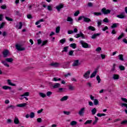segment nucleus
I'll return each instance as SVG.
<instances>
[{
  "label": "nucleus",
  "instance_id": "nucleus-31",
  "mask_svg": "<svg viewBox=\"0 0 127 127\" xmlns=\"http://www.w3.org/2000/svg\"><path fill=\"white\" fill-rule=\"evenodd\" d=\"M93 103H94V105L95 106H98V105H99V100L97 99H95L94 100H93Z\"/></svg>",
  "mask_w": 127,
  "mask_h": 127
},
{
  "label": "nucleus",
  "instance_id": "nucleus-36",
  "mask_svg": "<svg viewBox=\"0 0 127 127\" xmlns=\"http://www.w3.org/2000/svg\"><path fill=\"white\" fill-rule=\"evenodd\" d=\"M97 117H99V118H101V117H105L106 116V114L105 113H98L97 114Z\"/></svg>",
  "mask_w": 127,
  "mask_h": 127
},
{
  "label": "nucleus",
  "instance_id": "nucleus-48",
  "mask_svg": "<svg viewBox=\"0 0 127 127\" xmlns=\"http://www.w3.org/2000/svg\"><path fill=\"white\" fill-rule=\"evenodd\" d=\"M66 41V39L64 38L61 40H60V43H62V44H64L65 43V42Z\"/></svg>",
  "mask_w": 127,
  "mask_h": 127
},
{
  "label": "nucleus",
  "instance_id": "nucleus-28",
  "mask_svg": "<svg viewBox=\"0 0 127 127\" xmlns=\"http://www.w3.org/2000/svg\"><path fill=\"white\" fill-rule=\"evenodd\" d=\"M70 47L73 48V49H75L77 48V45L75 43L71 44L69 45Z\"/></svg>",
  "mask_w": 127,
  "mask_h": 127
},
{
  "label": "nucleus",
  "instance_id": "nucleus-53",
  "mask_svg": "<svg viewBox=\"0 0 127 127\" xmlns=\"http://www.w3.org/2000/svg\"><path fill=\"white\" fill-rule=\"evenodd\" d=\"M47 9H48L50 11H51V10H52V6L48 5L47 6Z\"/></svg>",
  "mask_w": 127,
  "mask_h": 127
},
{
  "label": "nucleus",
  "instance_id": "nucleus-15",
  "mask_svg": "<svg viewBox=\"0 0 127 127\" xmlns=\"http://www.w3.org/2000/svg\"><path fill=\"white\" fill-rule=\"evenodd\" d=\"M77 124H78V123L76 121H72L69 123V125L71 127H76V126H77Z\"/></svg>",
  "mask_w": 127,
  "mask_h": 127
},
{
  "label": "nucleus",
  "instance_id": "nucleus-59",
  "mask_svg": "<svg viewBox=\"0 0 127 127\" xmlns=\"http://www.w3.org/2000/svg\"><path fill=\"white\" fill-rule=\"evenodd\" d=\"M47 42H48V41H45L43 42L42 46H44V45H45L47 43Z\"/></svg>",
  "mask_w": 127,
  "mask_h": 127
},
{
  "label": "nucleus",
  "instance_id": "nucleus-35",
  "mask_svg": "<svg viewBox=\"0 0 127 127\" xmlns=\"http://www.w3.org/2000/svg\"><path fill=\"white\" fill-rule=\"evenodd\" d=\"M52 66H54V67H58L59 66V64L57 63H53L51 64Z\"/></svg>",
  "mask_w": 127,
  "mask_h": 127
},
{
  "label": "nucleus",
  "instance_id": "nucleus-52",
  "mask_svg": "<svg viewBox=\"0 0 127 127\" xmlns=\"http://www.w3.org/2000/svg\"><path fill=\"white\" fill-rule=\"evenodd\" d=\"M93 14H94V15H96L97 16H99V15H102V13H101V12H94V13H93Z\"/></svg>",
  "mask_w": 127,
  "mask_h": 127
},
{
  "label": "nucleus",
  "instance_id": "nucleus-32",
  "mask_svg": "<svg viewBox=\"0 0 127 127\" xmlns=\"http://www.w3.org/2000/svg\"><path fill=\"white\" fill-rule=\"evenodd\" d=\"M2 88L3 90H11V87L8 86H6V85L2 86Z\"/></svg>",
  "mask_w": 127,
  "mask_h": 127
},
{
  "label": "nucleus",
  "instance_id": "nucleus-60",
  "mask_svg": "<svg viewBox=\"0 0 127 127\" xmlns=\"http://www.w3.org/2000/svg\"><path fill=\"white\" fill-rule=\"evenodd\" d=\"M126 124H127V120L124 121L121 123V125H126Z\"/></svg>",
  "mask_w": 127,
  "mask_h": 127
},
{
  "label": "nucleus",
  "instance_id": "nucleus-58",
  "mask_svg": "<svg viewBox=\"0 0 127 127\" xmlns=\"http://www.w3.org/2000/svg\"><path fill=\"white\" fill-rule=\"evenodd\" d=\"M88 6H89V7H92V6H93V3L89 2H88V4H87Z\"/></svg>",
  "mask_w": 127,
  "mask_h": 127
},
{
  "label": "nucleus",
  "instance_id": "nucleus-51",
  "mask_svg": "<svg viewBox=\"0 0 127 127\" xmlns=\"http://www.w3.org/2000/svg\"><path fill=\"white\" fill-rule=\"evenodd\" d=\"M118 26V23H114L112 26H111V28H116Z\"/></svg>",
  "mask_w": 127,
  "mask_h": 127
},
{
  "label": "nucleus",
  "instance_id": "nucleus-39",
  "mask_svg": "<svg viewBox=\"0 0 127 127\" xmlns=\"http://www.w3.org/2000/svg\"><path fill=\"white\" fill-rule=\"evenodd\" d=\"M68 48H69V47H64L62 52H68Z\"/></svg>",
  "mask_w": 127,
  "mask_h": 127
},
{
  "label": "nucleus",
  "instance_id": "nucleus-50",
  "mask_svg": "<svg viewBox=\"0 0 127 127\" xmlns=\"http://www.w3.org/2000/svg\"><path fill=\"white\" fill-rule=\"evenodd\" d=\"M125 36V34L124 33H122L120 36L118 38V39L120 40V39H122L123 37Z\"/></svg>",
  "mask_w": 127,
  "mask_h": 127
},
{
  "label": "nucleus",
  "instance_id": "nucleus-9",
  "mask_svg": "<svg viewBox=\"0 0 127 127\" xmlns=\"http://www.w3.org/2000/svg\"><path fill=\"white\" fill-rule=\"evenodd\" d=\"M91 71L90 70L87 71L84 74H83V78L85 79H89L90 78V73Z\"/></svg>",
  "mask_w": 127,
  "mask_h": 127
},
{
  "label": "nucleus",
  "instance_id": "nucleus-47",
  "mask_svg": "<svg viewBox=\"0 0 127 127\" xmlns=\"http://www.w3.org/2000/svg\"><path fill=\"white\" fill-rule=\"evenodd\" d=\"M93 122L92 120H87L86 122L84 123V125H90V124L92 123Z\"/></svg>",
  "mask_w": 127,
  "mask_h": 127
},
{
  "label": "nucleus",
  "instance_id": "nucleus-38",
  "mask_svg": "<svg viewBox=\"0 0 127 127\" xmlns=\"http://www.w3.org/2000/svg\"><path fill=\"white\" fill-rule=\"evenodd\" d=\"M95 120L93 122V125H96L97 123H98V121H99V118L97 117H95Z\"/></svg>",
  "mask_w": 127,
  "mask_h": 127
},
{
  "label": "nucleus",
  "instance_id": "nucleus-56",
  "mask_svg": "<svg viewBox=\"0 0 127 127\" xmlns=\"http://www.w3.org/2000/svg\"><path fill=\"white\" fill-rule=\"evenodd\" d=\"M121 100L123 102H124V103H127V98H121Z\"/></svg>",
  "mask_w": 127,
  "mask_h": 127
},
{
  "label": "nucleus",
  "instance_id": "nucleus-45",
  "mask_svg": "<svg viewBox=\"0 0 127 127\" xmlns=\"http://www.w3.org/2000/svg\"><path fill=\"white\" fill-rule=\"evenodd\" d=\"M96 79L98 81V84H100V83H101V78L100 77V76L97 75L96 76Z\"/></svg>",
  "mask_w": 127,
  "mask_h": 127
},
{
  "label": "nucleus",
  "instance_id": "nucleus-37",
  "mask_svg": "<svg viewBox=\"0 0 127 127\" xmlns=\"http://www.w3.org/2000/svg\"><path fill=\"white\" fill-rule=\"evenodd\" d=\"M119 60L121 61H124V56L123 55H119L118 56Z\"/></svg>",
  "mask_w": 127,
  "mask_h": 127
},
{
  "label": "nucleus",
  "instance_id": "nucleus-41",
  "mask_svg": "<svg viewBox=\"0 0 127 127\" xmlns=\"http://www.w3.org/2000/svg\"><path fill=\"white\" fill-rule=\"evenodd\" d=\"M34 117H35V114L33 112H31L30 114V118H31V119H33Z\"/></svg>",
  "mask_w": 127,
  "mask_h": 127
},
{
  "label": "nucleus",
  "instance_id": "nucleus-33",
  "mask_svg": "<svg viewBox=\"0 0 127 127\" xmlns=\"http://www.w3.org/2000/svg\"><path fill=\"white\" fill-rule=\"evenodd\" d=\"M65 89L64 88H59L58 89V92L59 93H63V92H65Z\"/></svg>",
  "mask_w": 127,
  "mask_h": 127
},
{
  "label": "nucleus",
  "instance_id": "nucleus-64",
  "mask_svg": "<svg viewBox=\"0 0 127 127\" xmlns=\"http://www.w3.org/2000/svg\"><path fill=\"white\" fill-rule=\"evenodd\" d=\"M88 104L89 106H91V107H93V106H94V103H93V102L91 101L89 102Z\"/></svg>",
  "mask_w": 127,
  "mask_h": 127
},
{
  "label": "nucleus",
  "instance_id": "nucleus-57",
  "mask_svg": "<svg viewBox=\"0 0 127 127\" xmlns=\"http://www.w3.org/2000/svg\"><path fill=\"white\" fill-rule=\"evenodd\" d=\"M119 68L120 69V70H121L122 71H123L125 69V66H124L123 65H120L119 66Z\"/></svg>",
  "mask_w": 127,
  "mask_h": 127
},
{
  "label": "nucleus",
  "instance_id": "nucleus-25",
  "mask_svg": "<svg viewBox=\"0 0 127 127\" xmlns=\"http://www.w3.org/2000/svg\"><path fill=\"white\" fill-rule=\"evenodd\" d=\"M52 81H53V82H58V81H61V78L59 77H54L52 79Z\"/></svg>",
  "mask_w": 127,
  "mask_h": 127
},
{
  "label": "nucleus",
  "instance_id": "nucleus-55",
  "mask_svg": "<svg viewBox=\"0 0 127 127\" xmlns=\"http://www.w3.org/2000/svg\"><path fill=\"white\" fill-rule=\"evenodd\" d=\"M5 18L7 20H8V21H13V19H12V18H10L8 17H5Z\"/></svg>",
  "mask_w": 127,
  "mask_h": 127
},
{
  "label": "nucleus",
  "instance_id": "nucleus-30",
  "mask_svg": "<svg viewBox=\"0 0 127 127\" xmlns=\"http://www.w3.org/2000/svg\"><path fill=\"white\" fill-rule=\"evenodd\" d=\"M39 95L41 98H46V95L42 92H39Z\"/></svg>",
  "mask_w": 127,
  "mask_h": 127
},
{
  "label": "nucleus",
  "instance_id": "nucleus-6",
  "mask_svg": "<svg viewBox=\"0 0 127 127\" xmlns=\"http://www.w3.org/2000/svg\"><path fill=\"white\" fill-rule=\"evenodd\" d=\"M30 95V93L29 92H26L25 93H24L23 94H21L20 95V97H19V100H23V98H24V97H29Z\"/></svg>",
  "mask_w": 127,
  "mask_h": 127
},
{
  "label": "nucleus",
  "instance_id": "nucleus-61",
  "mask_svg": "<svg viewBox=\"0 0 127 127\" xmlns=\"http://www.w3.org/2000/svg\"><path fill=\"white\" fill-rule=\"evenodd\" d=\"M4 26V22H2L0 25V29L1 28H2Z\"/></svg>",
  "mask_w": 127,
  "mask_h": 127
},
{
  "label": "nucleus",
  "instance_id": "nucleus-42",
  "mask_svg": "<svg viewBox=\"0 0 127 127\" xmlns=\"http://www.w3.org/2000/svg\"><path fill=\"white\" fill-rule=\"evenodd\" d=\"M6 123L7 124H12V123H13V121L10 119H7Z\"/></svg>",
  "mask_w": 127,
  "mask_h": 127
},
{
  "label": "nucleus",
  "instance_id": "nucleus-17",
  "mask_svg": "<svg viewBox=\"0 0 127 127\" xmlns=\"http://www.w3.org/2000/svg\"><path fill=\"white\" fill-rule=\"evenodd\" d=\"M7 82L8 85H9V86H13V87H15V86H16L15 84L12 83V82H11V80H10V79L7 80Z\"/></svg>",
  "mask_w": 127,
  "mask_h": 127
},
{
  "label": "nucleus",
  "instance_id": "nucleus-11",
  "mask_svg": "<svg viewBox=\"0 0 127 127\" xmlns=\"http://www.w3.org/2000/svg\"><path fill=\"white\" fill-rule=\"evenodd\" d=\"M80 65V62L78 60L74 61L73 63L72 64L73 67H77Z\"/></svg>",
  "mask_w": 127,
  "mask_h": 127
},
{
  "label": "nucleus",
  "instance_id": "nucleus-5",
  "mask_svg": "<svg viewBox=\"0 0 127 127\" xmlns=\"http://www.w3.org/2000/svg\"><path fill=\"white\" fill-rule=\"evenodd\" d=\"M86 111V107H82L78 111V115L80 117H83L85 115V112Z\"/></svg>",
  "mask_w": 127,
  "mask_h": 127
},
{
  "label": "nucleus",
  "instance_id": "nucleus-24",
  "mask_svg": "<svg viewBox=\"0 0 127 127\" xmlns=\"http://www.w3.org/2000/svg\"><path fill=\"white\" fill-rule=\"evenodd\" d=\"M14 123L15 125H18V124H19V120L17 117H15L14 119Z\"/></svg>",
  "mask_w": 127,
  "mask_h": 127
},
{
  "label": "nucleus",
  "instance_id": "nucleus-27",
  "mask_svg": "<svg viewBox=\"0 0 127 127\" xmlns=\"http://www.w3.org/2000/svg\"><path fill=\"white\" fill-rule=\"evenodd\" d=\"M68 89L70 91H74L75 90V86L70 84L68 85Z\"/></svg>",
  "mask_w": 127,
  "mask_h": 127
},
{
  "label": "nucleus",
  "instance_id": "nucleus-18",
  "mask_svg": "<svg viewBox=\"0 0 127 127\" xmlns=\"http://www.w3.org/2000/svg\"><path fill=\"white\" fill-rule=\"evenodd\" d=\"M26 105H27V104L26 103H21L19 104H17L16 105V107H18V108H24V107H25Z\"/></svg>",
  "mask_w": 127,
  "mask_h": 127
},
{
  "label": "nucleus",
  "instance_id": "nucleus-12",
  "mask_svg": "<svg viewBox=\"0 0 127 127\" xmlns=\"http://www.w3.org/2000/svg\"><path fill=\"white\" fill-rule=\"evenodd\" d=\"M16 28L17 29H21L22 28V22H20L17 23L16 25Z\"/></svg>",
  "mask_w": 127,
  "mask_h": 127
},
{
  "label": "nucleus",
  "instance_id": "nucleus-16",
  "mask_svg": "<svg viewBox=\"0 0 127 127\" xmlns=\"http://www.w3.org/2000/svg\"><path fill=\"white\" fill-rule=\"evenodd\" d=\"M64 6L63 5V4H60L59 5H57L56 7V8L57 9L58 11H60L61 10V8H63Z\"/></svg>",
  "mask_w": 127,
  "mask_h": 127
},
{
  "label": "nucleus",
  "instance_id": "nucleus-13",
  "mask_svg": "<svg viewBox=\"0 0 127 127\" xmlns=\"http://www.w3.org/2000/svg\"><path fill=\"white\" fill-rule=\"evenodd\" d=\"M60 87H61V84L59 83H55L53 85V88H54V89H58V88H60Z\"/></svg>",
  "mask_w": 127,
  "mask_h": 127
},
{
  "label": "nucleus",
  "instance_id": "nucleus-4",
  "mask_svg": "<svg viewBox=\"0 0 127 127\" xmlns=\"http://www.w3.org/2000/svg\"><path fill=\"white\" fill-rule=\"evenodd\" d=\"M15 47L18 51H24V50H25V48L23 47L22 45L20 44H17L15 45Z\"/></svg>",
  "mask_w": 127,
  "mask_h": 127
},
{
  "label": "nucleus",
  "instance_id": "nucleus-7",
  "mask_svg": "<svg viewBox=\"0 0 127 127\" xmlns=\"http://www.w3.org/2000/svg\"><path fill=\"white\" fill-rule=\"evenodd\" d=\"M74 37H75V38H79V37H81L82 39H85V38H86L85 37V35L82 32H80L79 34H76L74 36Z\"/></svg>",
  "mask_w": 127,
  "mask_h": 127
},
{
  "label": "nucleus",
  "instance_id": "nucleus-63",
  "mask_svg": "<svg viewBox=\"0 0 127 127\" xmlns=\"http://www.w3.org/2000/svg\"><path fill=\"white\" fill-rule=\"evenodd\" d=\"M67 33H68V34H72L74 33V32L72 30H69L67 31Z\"/></svg>",
  "mask_w": 127,
  "mask_h": 127
},
{
  "label": "nucleus",
  "instance_id": "nucleus-54",
  "mask_svg": "<svg viewBox=\"0 0 127 127\" xmlns=\"http://www.w3.org/2000/svg\"><path fill=\"white\" fill-rule=\"evenodd\" d=\"M73 54H74V51H70L68 53L69 56H73Z\"/></svg>",
  "mask_w": 127,
  "mask_h": 127
},
{
  "label": "nucleus",
  "instance_id": "nucleus-8",
  "mask_svg": "<svg viewBox=\"0 0 127 127\" xmlns=\"http://www.w3.org/2000/svg\"><path fill=\"white\" fill-rule=\"evenodd\" d=\"M101 11L104 14H108V13H111V10L107 9L106 8H102Z\"/></svg>",
  "mask_w": 127,
  "mask_h": 127
},
{
  "label": "nucleus",
  "instance_id": "nucleus-20",
  "mask_svg": "<svg viewBox=\"0 0 127 127\" xmlns=\"http://www.w3.org/2000/svg\"><path fill=\"white\" fill-rule=\"evenodd\" d=\"M100 35H101V34L100 33L94 34L92 35L91 38L92 39H95V38H97V37H98V36H100Z\"/></svg>",
  "mask_w": 127,
  "mask_h": 127
},
{
  "label": "nucleus",
  "instance_id": "nucleus-22",
  "mask_svg": "<svg viewBox=\"0 0 127 127\" xmlns=\"http://www.w3.org/2000/svg\"><path fill=\"white\" fill-rule=\"evenodd\" d=\"M119 78L120 75L118 74H115L113 75V79H114V80H119Z\"/></svg>",
  "mask_w": 127,
  "mask_h": 127
},
{
  "label": "nucleus",
  "instance_id": "nucleus-29",
  "mask_svg": "<svg viewBox=\"0 0 127 127\" xmlns=\"http://www.w3.org/2000/svg\"><path fill=\"white\" fill-rule=\"evenodd\" d=\"M95 51L97 52L98 54L101 53V51H102V48L98 47V48H96Z\"/></svg>",
  "mask_w": 127,
  "mask_h": 127
},
{
  "label": "nucleus",
  "instance_id": "nucleus-10",
  "mask_svg": "<svg viewBox=\"0 0 127 127\" xmlns=\"http://www.w3.org/2000/svg\"><path fill=\"white\" fill-rule=\"evenodd\" d=\"M9 56V51L7 50H5L3 51V56L4 58Z\"/></svg>",
  "mask_w": 127,
  "mask_h": 127
},
{
  "label": "nucleus",
  "instance_id": "nucleus-14",
  "mask_svg": "<svg viewBox=\"0 0 127 127\" xmlns=\"http://www.w3.org/2000/svg\"><path fill=\"white\" fill-rule=\"evenodd\" d=\"M69 99V96L66 95L63 97L62 98L60 99L61 102H65V101H67Z\"/></svg>",
  "mask_w": 127,
  "mask_h": 127
},
{
  "label": "nucleus",
  "instance_id": "nucleus-46",
  "mask_svg": "<svg viewBox=\"0 0 127 127\" xmlns=\"http://www.w3.org/2000/svg\"><path fill=\"white\" fill-rule=\"evenodd\" d=\"M59 32H60V26H58L56 28V33H59Z\"/></svg>",
  "mask_w": 127,
  "mask_h": 127
},
{
  "label": "nucleus",
  "instance_id": "nucleus-40",
  "mask_svg": "<svg viewBox=\"0 0 127 127\" xmlns=\"http://www.w3.org/2000/svg\"><path fill=\"white\" fill-rule=\"evenodd\" d=\"M98 26H100L101 24H102V22H103V20H98L97 21Z\"/></svg>",
  "mask_w": 127,
  "mask_h": 127
},
{
  "label": "nucleus",
  "instance_id": "nucleus-23",
  "mask_svg": "<svg viewBox=\"0 0 127 127\" xmlns=\"http://www.w3.org/2000/svg\"><path fill=\"white\" fill-rule=\"evenodd\" d=\"M98 72V70L96 69L90 75V78H94L96 76L97 73Z\"/></svg>",
  "mask_w": 127,
  "mask_h": 127
},
{
  "label": "nucleus",
  "instance_id": "nucleus-26",
  "mask_svg": "<svg viewBox=\"0 0 127 127\" xmlns=\"http://www.w3.org/2000/svg\"><path fill=\"white\" fill-rule=\"evenodd\" d=\"M86 29H88L89 30H91L92 31H95V30H96V29L95 28V27L92 26H89L86 28Z\"/></svg>",
  "mask_w": 127,
  "mask_h": 127
},
{
  "label": "nucleus",
  "instance_id": "nucleus-19",
  "mask_svg": "<svg viewBox=\"0 0 127 127\" xmlns=\"http://www.w3.org/2000/svg\"><path fill=\"white\" fill-rule=\"evenodd\" d=\"M118 18H125L126 17V14L125 13H122L120 15L117 16Z\"/></svg>",
  "mask_w": 127,
  "mask_h": 127
},
{
  "label": "nucleus",
  "instance_id": "nucleus-34",
  "mask_svg": "<svg viewBox=\"0 0 127 127\" xmlns=\"http://www.w3.org/2000/svg\"><path fill=\"white\" fill-rule=\"evenodd\" d=\"M91 113L92 115H96V113H97V109L96 108H93V109L91 110Z\"/></svg>",
  "mask_w": 127,
  "mask_h": 127
},
{
  "label": "nucleus",
  "instance_id": "nucleus-44",
  "mask_svg": "<svg viewBox=\"0 0 127 127\" xmlns=\"http://www.w3.org/2000/svg\"><path fill=\"white\" fill-rule=\"evenodd\" d=\"M79 14H80V11L77 10L76 11H75L74 12V16H78V15H79Z\"/></svg>",
  "mask_w": 127,
  "mask_h": 127
},
{
  "label": "nucleus",
  "instance_id": "nucleus-49",
  "mask_svg": "<svg viewBox=\"0 0 127 127\" xmlns=\"http://www.w3.org/2000/svg\"><path fill=\"white\" fill-rule=\"evenodd\" d=\"M46 95V96H47V97H50V96H51V95H52V92L48 91Z\"/></svg>",
  "mask_w": 127,
  "mask_h": 127
},
{
  "label": "nucleus",
  "instance_id": "nucleus-1",
  "mask_svg": "<svg viewBox=\"0 0 127 127\" xmlns=\"http://www.w3.org/2000/svg\"><path fill=\"white\" fill-rule=\"evenodd\" d=\"M13 61V59L12 58H6L5 59V61H2L1 63L3 64L4 66H5L6 67H9V65L7 63H11Z\"/></svg>",
  "mask_w": 127,
  "mask_h": 127
},
{
  "label": "nucleus",
  "instance_id": "nucleus-2",
  "mask_svg": "<svg viewBox=\"0 0 127 127\" xmlns=\"http://www.w3.org/2000/svg\"><path fill=\"white\" fill-rule=\"evenodd\" d=\"M79 43L81 45L83 48H91L90 45H89L84 41H80Z\"/></svg>",
  "mask_w": 127,
  "mask_h": 127
},
{
  "label": "nucleus",
  "instance_id": "nucleus-43",
  "mask_svg": "<svg viewBox=\"0 0 127 127\" xmlns=\"http://www.w3.org/2000/svg\"><path fill=\"white\" fill-rule=\"evenodd\" d=\"M64 115H66V116H69L71 115V112L70 111H64Z\"/></svg>",
  "mask_w": 127,
  "mask_h": 127
},
{
  "label": "nucleus",
  "instance_id": "nucleus-21",
  "mask_svg": "<svg viewBox=\"0 0 127 127\" xmlns=\"http://www.w3.org/2000/svg\"><path fill=\"white\" fill-rule=\"evenodd\" d=\"M66 20L69 22L70 24H73V18L71 17H67Z\"/></svg>",
  "mask_w": 127,
  "mask_h": 127
},
{
  "label": "nucleus",
  "instance_id": "nucleus-62",
  "mask_svg": "<svg viewBox=\"0 0 127 127\" xmlns=\"http://www.w3.org/2000/svg\"><path fill=\"white\" fill-rule=\"evenodd\" d=\"M37 121L38 123H41V122H42V119L41 118H38Z\"/></svg>",
  "mask_w": 127,
  "mask_h": 127
},
{
  "label": "nucleus",
  "instance_id": "nucleus-3",
  "mask_svg": "<svg viewBox=\"0 0 127 127\" xmlns=\"http://www.w3.org/2000/svg\"><path fill=\"white\" fill-rule=\"evenodd\" d=\"M82 20H83L84 22H90V21H91V19L90 18H87L85 16H80L78 17V21Z\"/></svg>",
  "mask_w": 127,
  "mask_h": 127
}]
</instances>
